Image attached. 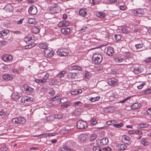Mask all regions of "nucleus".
Listing matches in <instances>:
<instances>
[{
  "instance_id": "nucleus-48",
  "label": "nucleus",
  "mask_w": 151,
  "mask_h": 151,
  "mask_svg": "<svg viewBox=\"0 0 151 151\" xmlns=\"http://www.w3.org/2000/svg\"><path fill=\"white\" fill-rule=\"evenodd\" d=\"M97 138V136L95 134H93L91 136L90 140L91 141L94 140Z\"/></svg>"
},
{
  "instance_id": "nucleus-32",
  "label": "nucleus",
  "mask_w": 151,
  "mask_h": 151,
  "mask_svg": "<svg viewBox=\"0 0 151 151\" xmlns=\"http://www.w3.org/2000/svg\"><path fill=\"white\" fill-rule=\"evenodd\" d=\"M32 31L34 33L37 34L39 32L40 29L36 26H34L32 28Z\"/></svg>"
},
{
  "instance_id": "nucleus-27",
  "label": "nucleus",
  "mask_w": 151,
  "mask_h": 151,
  "mask_svg": "<svg viewBox=\"0 0 151 151\" xmlns=\"http://www.w3.org/2000/svg\"><path fill=\"white\" fill-rule=\"evenodd\" d=\"M5 9L7 12H10L13 10V7L12 5L9 4L5 6Z\"/></svg>"
},
{
  "instance_id": "nucleus-49",
  "label": "nucleus",
  "mask_w": 151,
  "mask_h": 151,
  "mask_svg": "<svg viewBox=\"0 0 151 151\" xmlns=\"http://www.w3.org/2000/svg\"><path fill=\"white\" fill-rule=\"evenodd\" d=\"M129 133L130 134H134L136 133L140 134L141 133V131H135L134 130H129Z\"/></svg>"
},
{
  "instance_id": "nucleus-11",
  "label": "nucleus",
  "mask_w": 151,
  "mask_h": 151,
  "mask_svg": "<svg viewBox=\"0 0 151 151\" xmlns=\"http://www.w3.org/2000/svg\"><path fill=\"white\" fill-rule=\"evenodd\" d=\"M29 13L32 15L35 14L37 12V9L36 7L34 6H30L28 9Z\"/></svg>"
},
{
  "instance_id": "nucleus-1",
  "label": "nucleus",
  "mask_w": 151,
  "mask_h": 151,
  "mask_svg": "<svg viewBox=\"0 0 151 151\" xmlns=\"http://www.w3.org/2000/svg\"><path fill=\"white\" fill-rule=\"evenodd\" d=\"M24 41L27 43L29 44L25 46L26 49H30L35 45V44L34 43V37L32 35H30L26 36L24 39Z\"/></svg>"
},
{
  "instance_id": "nucleus-7",
  "label": "nucleus",
  "mask_w": 151,
  "mask_h": 151,
  "mask_svg": "<svg viewBox=\"0 0 151 151\" xmlns=\"http://www.w3.org/2000/svg\"><path fill=\"white\" fill-rule=\"evenodd\" d=\"M108 139L106 137H104L100 139H97L96 141V144L99 145H106L108 143Z\"/></svg>"
},
{
  "instance_id": "nucleus-17",
  "label": "nucleus",
  "mask_w": 151,
  "mask_h": 151,
  "mask_svg": "<svg viewBox=\"0 0 151 151\" xmlns=\"http://www.w3.org/2000/svg\"><path fill=\"white\" fill-rule=\"evenodd\" d=\"M42 74L43 76V77L42 79V81L43 83H44L46 82L47 80L48 79L50 74L47 72L45 73V72H43L42 73Z\"/></svg>"
},
{
  "instance_id": "nucleus-63",
  "label": "nucleus",
  "mask_w": 151,
  "mask_h": 151,
  "mask_svg": "<svg viewBox=\"0 0 151 151\" xmlns=\"http://www.w3.org/2000/svg\"><path fill=\"white\" fill-rule=\"evenodd\" d=\"M145 84V83H142L139 85L138 86L137 88L139 89H141Z\"/></svg>"
},
{
  "instance_id": "nucleus-55",
  "label": "nucleus",
  "mask_w": 151,
  "mask_h": 151,
  "mask_svg": "<svg viewBox=\"0 0 151 151\" xmlns=\"http://www.w3.org/2000/svg\"><path fill=\"white\" fill-rule=\"evenodd\" d=\"M60 97V96L59 95H56L53 98L50 99V100L52 101H54L57 100H58Z\"/></svg>"
},
{
  "instance_id": "nucleus-4",
  "label": "nucleus",
  "mask_w": 151,
  "mask_h": 151,
  "mask_svg": "<svg viewBox=\"0 0 151 151\" xmlns=\"http://www.w3.org/2000/svg\"><path fill=\"white\" fill-rule=\"evenodd\" d=\"M87 126V122L83 120H79L77 123L76 127L78 129H84Z\"/></svg>"
},
{
  "instance_id": "nucleus-40",
  "label": "nucleus",
  "mask_w": 151,
  "mask_h": 151,
  "mask_svg": "<svg viewBox=\"0 0 151 151\" xmlns=\"http://www.w3.org/2000/svg\"><path fill=\"white\" fill-rule=\"evenodd\" d=\"M65 73V71H62L60 72L57 75V76L58 78L63 77Z\"/></svg>"
},
{
  "instance_id": "nucleus-14",
  "label": "nucleus",
  "mask_w": 151,
  "mask_h": 151,
  "mask_svg": "<svg viewBox=\"0 0 151 151\" xmlns=\"http://www.w3.org/2000/svg\"><path fill=\"white\" fill-rule=\"evenodd\" d=\"M69 24V22L67 20L60 21L58 24V27H61L68 26Z\"/></svg>"
},
{
  "instance_id": "nucleus-23",
  "label": "nucleus",
  "mask_w": 151,
  "mask_h": 151,
  "mask_svg": "<svg viewBox=\"0 0 151 151\" xmlns=\"http://www.w3.org/2000/svg\"><path fill=\"white\" fill-rule=\"evenodd\" d=\"M79 14L83 17H85L87 15V10L86 9H80L79 12Z\"/></svg>"
},
{
  "instance_id": "nucleus-35",
  "label": "nucleus",
  "mask_w": 151,
  "mask_h": 151,
  "mask_svg": "<svg viewBox=\"0 0 151 151\" xmlns=\"http://www.w3.org/2000/svg\"><path fill=\"white\" fill-rule=\"evenodd\" d=\"M100 98L99 96L93 97H92L91 98H89V100L91 102H94L98 101L99 99Z\"/></svg>"
},
{
  "instance_id": "nucleus-43",
  "label": "nucleus",
  "mask_w": 151,
  "mask_h": 151,
  "mask_svg": "<svg viewBox=\"0 0 151 151\" xmlns=\"http://www.w3.org/2000/svg\"><path fill=\"white\" fill-rule=\"evenodd\" d=\"M143 44L142 43H139L135 45V47L137 49H140L142 48L143 47Z\"/></svg>"
},
{
  "instance_id": "nucleus-3",
  "label": "nucleus",
  "mask_w": 151,
  "mask_h": 151,
  "mask_svg": "<svg viewBox=\"0 0 151 151\" xmlns=\"http://www.w3.org/2000/svg\"><path fill=\"white\" fill-rule=\"evenodd\" d=\"M92 59L94 63L99 64L102 61L103 58L101 55L100 54H95L93 55Z\"/></svg>"
},
{
  "instance_id": "nucleus-54",
  "label": "nucleus",
  "mask_w": 151,
  "mask_h": 151,
  "mask_svg": "<svg viewBox=\"0 0 151 151\" xmlns=\"http://www.w3.org/2000/svg\"><path fill=\"white\" fill-rule=\"evenodd\" d=\"M122 32L124 34H126L129 32V31L127 29V28L125 27H123L122 29Z\"/></svg>"
},
{
  "instance_id": "nucleus-22",
  "label": "nucleus",
  "mask_w": 151,
  "mask_h": 151,
  "mask_svg": "<svg viewBox=\"0 0 151 151\" xmlns=\"http://www.w3.org/2000/svg\"><path fill=\"white\" fill-rule=\"evenodd\" d=\"M87 138V135L84 134H81L80 137V140L82 142H85Z\"/></svg>"
},
{
  "instance_id": "nucleus-19",
  "label": "nucleus",
  "mask_w": 151,
  "mask_h": 151,
  "mask_svg": "<svg viewBox=\"0 0 151 151\" xmlns=\"http://www.w3.org/2000/svg\"><path fill=\"white\" fill-rule=\"evenodd\" d=\"M114 50L113 48L111 47H108L107 48V54L110 56H111L114 54Z\"/></svg>"
},
{
  "instance_id": "nucleus-34",
  "label": "nucleus",
  "mask_w": 151,
  "mask_h": 151,
  "mask_svg": "<svg viewBox=\"0 0 151 151\" xmlns=\"http://www.w3.org/2000/svg\"><path fill=\"white\" fill-rule=\"evenodd\" d=\"M12 98L15 99H18L20 97V96L17 92H14L12 95Z\"/></svg>"
},
{
  "instance_id": "nucleus-29",
  "label": "nucleus",
  "mask_w": 151,
  "mask_h": 151,
  "mask_svg": "<svg viewBox=\"0 0 151 151\" xmlns=\"http://www.w3.org/2000/svg\"><path fill=\"white\" fill-rule=\"evenodd\" d=\"M9 32V31L7 29L4 30L0 32V37L6 35L7 33Z\"/></svg>"
},
{
  "instance_id": "nucleus-45",
  "label": "nucleus",
  "mask_w": 151,
  "mask_h": 151,
  "mask_svg": "<svg viewBox=\"0 0 151 151\" xmlns=\"http://www.w3.org/2000/svg\"><path fill=\"white\" fill-rule=\"evenodd\" d=\"M125 56L128 58H131L132 56V54L129 52H125Z\"/></svg>"
},
{
  "instance_id": "nucleus-64",
  "label": "nucleus",
  "mask_w": 151,
  "mask_h": 151,
  "mask_svg": "<svg viewBox=\"0 0 151 151\" xmlns=\"http://www.w3.org/2000/svg\"><path fill=\"white\" fill-rule=\"evenodd\" d=\"M114 122V121L112 120H109L107 121L106 123L107 125H111L113 124V122Z\"/></svg>"
},
{
  "instance_id": "nucleus-50",
  "label": "nucleus",
  "mask_w": 151,
  "mask_h": 151,
  "mask_svg": "<svg viewBox=\"0 0 151 151\" xmlns=\"http://www.w3.org/2000/svg\"><path fill=\"white\" fill-rule=\"evenodd\" d=\"M90 123L92 125H95L97 123L96 119L95 118L92 119L90 120Z\"/></svg>"
},
{
  "instance_id": "nucleus-56",
  "label": "nucleus",
  "mask_w": 151,
  "mask_h": 151,
  "mask_svg": "<svg viewBox=\"0 0 151 151\" xmlns=\"http://www.w3.org/2000/svg\"><path fill=\"white\" fill-rule=\"evenodd\" d=\"M12 71L15 74H18L21 72V70H20L15 69L12 70Z\"/></svg>"
},
{
  "instance_id": "nucleus-26",
  "label": "nucleus",
  "mask_w": 151,
  "mask_h": 151,
  "mask_svg": "<svg viewBox=\"0 0 151 151\" xmlns=\"http://www.w3.org/2000/svg\"><path fill=\"white\" fill-rule=\"evenodd\" d=\"M3 78L4 79L9 81L11 80L12 78V76L10 75L5 74L3 76Z\"/></svg>"
},
{
  "instance_id": "nucleus-16",
  "label": "nucleus",
  "mask_w": 151,
  "mask_h": 151,
  "mask_svg": "<svg viewBox=\"0 0 151 151\" xmlns=\"http://www.w3.org/2000/svg\"><path fill=\"white\" fill-rule=\"evenodd\" d=\"M116 148L118 150H123L126 149L127 146L124 144L120 143L117 145Z\"/></svg>"
},
{
  "instance_id": "nucleus-18",
  "label": "nucleus",
  "mask_w": 151,
  "mask_h": 151,
  "mask_svg": "<svg viewBox=\"0 0 151 151\" xmlns=\"http://www.w3.org/2000/svg\"><path fill=\"white\" fill-rule=\"evenodd\" d=\"M122 140L123 142L126 144H129L130 142L131 139L129 137L124 135L122 137Z\"/></svg>"
},
{
  "instance_id": "nucleus-38",
  "label": "nucleus",
  "mask_w": 151,
  "mask_h": 151,
  "mask_svg": "<svg viewBox=\"0 0 151 151\" xmlns=\"http://www.w3.org/2000/svg\"><path fill=\"white\" fill-rule=\"evenodd\" d=\"M141 142L142 144L144 145H147L149 144V142H147L146 139L144 138H142L141 139Z\"/></svg>"
},
{
  "instance_id": "nucleus-31",
  "label": "nucleus",
  "mask_w": 151,
  "mask_h": 151,
  "mask_svg": "<svg viewBox=\"0 0 151 151\" xmlns=\"http://www.w3.org/2000/svg\"><path fill=\"white\" fill-rule=\"evenodd\" d=\"M47 46L48 44L45 42L40 43L39 44V47L41 49H45Z\"/></svg>"
},
{
  "instance_id": "nucleus-33",
  "label": "nucleus",
  "mask_w": 151,
  "mask_h": 151,
  "mask_svg": "<svg viewBox=\"0 0 151 151\" xmlns=\"http://www.w3.org/2000/svg\"><path fill=\"white\" fill-rule=\"evenodd\" d=\"M68 150H71V148L68 146H64L63 147L61 148L60 151H68Z\"/></svg>"
},
{
  "instance_id": "nucleus-20",
  "label": "nucleus",
  "mask_w": 151,
  "mask_h": 151,
  "mask_svg": "<svg viewBox=\"0 0 151 151\" xmlns=\"http://www.w3.org/2000/svg\"><path fill=\"white\" fill-rule=\"evenodd\" d=\"M23 87L24 90L29 92H32L34 90L33 88L29 87L28 85L27 84H24Z\"/></svg>"
},
{
  "instance_id": "nucleus-9",
  "label": "nucleus",
  "mask_w": 151,
  "mask_h": 151,
  "mask_svg": "<svg viewBox=\"0 0 151 151\" xmlns=\"http://www.w3.org/2000/svg\"><path fill=\"white\" fill-rule=\"evenodd\" d=\"M2 60L5 62H9L12 60V56L10 55L5 54L2 56Z\"/></svg>"
},
{
  "instance_id": "nucleus-41",
  "label": "nucleus",
  "mask_w": 151,
  "mask_h": 151,
  "mask_svg": "<svg viewBox=\"0 0 151 151\" xmlns=\"http://www.w3.org/2000/svg\"><path fill=\"white\" fill-rule=\"evenodd\" d=\"M91 75V74L90 72H89L87 71H85V74L84 76L85 78H89Z\"/></svg>"
},
{
  "instance_id": "nucleus-28",
  "label": "nucleus",
  "mask_w": 151,
  "mask_h": 151,
  "mask_svg": "<svg viewBox=\"0 0 151 151\" xmlns=\"http://www.w3.org/2000/svg\"><path fill=\"white\" fill-rule=\"evenodd\" d=\"M141 106V104H140L136 103L131 106V108L132 109H136L139 108Z\"/></svg>"
},
{
  "instance_id": "nucleus-12",
  "label": "nucleus",
  "mask_w": 151,
  "mask_h": 151,
  "mask_svg": "<svg viewBox=\"0 0 151 151\" xmlns=\"http://www.w3.org/2000/svg\"><path fill=\"white\" fill-rule=\"evenodd\" d=\"M108 83L111 86H115L118 81L114 78H112L108 79Z\"/></svg>"
},
{
  "instance_id": "nucleus-36",
  "label": "nucleus",
  "mask_w": 151,
  "mask_h": 151,
  "mask_svg": "<svg viewBox=\"0 0 151 151\" xmlns=\"http://www.w3.org/2000/svg\"><path fill=\"white\" fill-rule=\"evenodd\" d=\"M82 92V91L81 89H78V90H74L71 91L70 93L72 95H75L78 93H81Z\"/></svg>"
},
{
  "instance_id": "nucleus-46",
  "label": "nucleus",
  "mask_w": 151,
  "mask_h": 151,
  "mask_svg": "<svg viewBox=\"0 0 151 151\" xmlns=\"http://www.w3.org/2000/svg\"><path fill=\"white\" fill-rule=\"evenodd\" d=\"M28 21L29 24H34L35 22V19L34 18H29Z\"/></svg>"
},
{
  "instance_id": "nucleus-47",
  "label": "nucleus",
  "mask_w": 151,
  "mask_h": 151,
  "mask_svg": "<svg viewBox=\"0 0 151 151\" xmlns=\"http://www.w3.org/2000/svg\"><path fill=\"white\" fill-rule=\"evenodd\" d=\"M114 38L116 40L119 41L122 38V36L121 35H114Z\"/></svg>"
},
{
  "instance_id": "nucleus-6",
  "label": "nucleus",
  "mask_w": 151,
  "mask_h": 151,
  "mask_svg": "<svg viewBox=\"0 0 151 151\" xmlns=\"http://www.w3.org/2000/svg\"><path fill=\"white\" fill-rule=\"evenodd\" d=\"M12 122L14 124H23L25 122V120L23 117H18L13 119Z\"/></svg>"
},
{
  "instance_id": "nucleus-58",
  "label": "nucleus",
  "mask_w": 151,
  "mask_h": 151,
  "mask_svg": "<svg viewBox=\"0 0 151 151\" xmlns=\"http://www.w3.org/2000/svg\"><path fill=\"white\" fill-rule=\"evenodd\" d=\"M84 107L85 108H88L89 109H90L92 107V105L91 104H89V103H88V104H85L84 106Z\"/></svg>"
},
{
  "instance_id": "nucleus-10",
  "label": "nucleus",
  "mask_w": 151,
  "mask_h": 151,
  "mask_svg": "<svg viewBox=\"0 0 151 151\" xmlns=\"http://www.w3.org/2000/svg\"><path fill=\"white\" fill-rule=\"evenodd\" d=\"M77 76V74L75 73H68L67 75V78L69 81H71L74 79L75 77Z\"/></svg>"
},
{
  "instance_id": "nucleus-5",
  "label": "nucleus",
  "mask_w": 151,
  "mask_h": 151,
  "mask_svg": "<svg viewBox=\"0 0 151 151\" xmlns=\"http://www.w3.org/2000/svg\"><path fill=\"white\" fill-rule=\"evenodd\" d=\"M127 4L128 3L123 1H122L120 0H119L118 1L116 5H118L120 10L124 11L127 8Z\"/></svg>"
},
{
  "instance_id": "nucleus-8",
  "label": "nucleus",
  "mask_w": 151,
  "mask_h": 151,
  "mask_svg": "<svg viewBox=\"0 0 151 151\" xmlns=\"http://www.w3.org/2000/svg\"><path fill=\"white\" fill-rule=\"evenodd\" d=\"M60 11V7L56 4L54 6H52L50 10V12L52 14L57 13Z\"/></svg>"
},
{
  "instance_id": "nucleus-44",
  "label": "nucleus",
  "mask_w": 151,
  "mask_h": 151,
  "mask_svg": "<svg viewBox=\"0 0 151 151\" xmlns=\"http://www.w3.org/2000/svg\"><path fill=\"white\" fill-rule=\"evenodd\" d=\"M82 104V103L81 101H76L74 103L73 105L74 106L76 107L77 106H81V104Z\"/></svg>"
},
{
  "instance_id": "nucleus-61",
  "label": "nucleus",
  "mask_w": 151,
  "mask_h": 151,
  "mask_svg": "<svg viewBox=\"0 0 151 151\" xmlns=\"http://www.w3.org/2000/svg\"><path fill=\"white\" fill-rule=\"evenodd\" d=\"M63 115L61 114H56L55 116V118L57 119H60L62 118Z\"/></svg>"
},
{
  "instance_id": "nucleus-2",
  "label": "nucleus",
  "mask_w": 151,
  "mask_h": 151,
  "mask_svg": "<svg viewBox=\"0 0 151 151\" xmlns=\"http://www.w3.org/2000/svg\"><path fill=\"white\" fill-rule=\"evenodd\" d=\"M129 13L132 15H137L139 16L144 14V12L143 9L140 8L135 9H131L129 11Z\"/></svg>"
},
{
  "instance_id": "nucleus-51",
  "label": "nucleus",
  "mask_w": 151,
  "mask_h": 151,
  "mask_svg": "<svg viewBox=\"0 0 151 151\" xmlns=\"http://www.w3.org/2000/svg\"><path fill=\"white\" fill-rule=\"evenodd\" d=\"M148 124L146 123H142L141 124L139 125V127L140 128H144L148 127Z\"/></svg>"
},
{
  "instance_id": "nucleus-21",
  "label": "nucleus",
  "mask_w": 151,
  "mask_h": 151,
  "mask_svg": "<svg viewBox=\"0 0 151 151\" xmlns=\"http://www.w3.org/2000/svg\"><path fill=\"white\" fill-rule=\"evenodd\" d=\"M54 135L52 133H44L38 135V137L40 138L46 137L47 136H52Z\"/></svg>"
},
{
  "instance_id": "nucleus-59",
  "label": "nucleus",
  "mask_w": 151,
  "mask_h": 151,
  "mask_svg": "<svg viewBox=\"0 0 151 151\" xmlns=\"http://www.w3.org/2000/svg\"><path fill=\"white\" fill-rule=\"evenodd\" d=\"M99 1V0H90V2L93 5L97 4Z\"/></svg>"
},
{
  "instance_id": "nucleus-62",
  "label": "nucleus",
  "mask_w": 151,
  "mask_h": 151,
  "mask_svg": "<svg viewBox=\"0 0 151 151\" xmlns=\"http://www.w3.org/2000/svg\"><path fill=\"white\" fill-rule=\"evenodd\" d=\"M87 29V28L86 27H84L83 28L81 29L80 30H79V31L81 33L86 31V29Z\"/></svg>"
},
{
  "instance_id": "nucleus-60",
  "label": "nucleus",
  "mask_w": 151,
  "mask_h": 151,
  "mask_svg": "<svg viewBox=\"0 0 151 151\" xmlns=\"http://www.w3.org/2000/svg\"><path fill=\"white\" fill-rule=\"evenodd\" d=\"M102 151H110L111 150V148L109 147H105L102 149Z\"/></svg>"
},
{
  "instance_id": "nucleus-42",
  "label": "nucleus",
  "mask_w": 151,
  "mask_h": 151,
  "mask_svg": "<svg viewBox=\"0 0 151 151\" xmlns=\"http://www.w3.org/2000/svg\"><path fill=\"white\" fill-rule=\"evenodd\" d=\"M70 103L68 102L67 104L61 105V106L62 109H64L65 108H67L68 107L70 106Z\"/></svg>"
},
{
  "instance_id": "nucleus-53",
  "label": "nucleus",
  "mask_w": 151,
  "mask_h": 151,
  "mask_svg": "<svg viewBox=\"0 0 151 151\" xmlns=\"http://www.w3.org/2000/svg\"><path fill=\"white\" fill-rule=\"evenodd\" d=\"M123 125V124L121 123L120 124H114L113 126L119 128L122 127Z\"/></svg>"
},
{
  "instance_id": "nucleus-13",
  "label": "nucleus",
  "mask_w": 151,
  "mask_h": 151,
  "mask_svg": "<svg viewBox=\"0 0 151 151\" xmlns=\"http://www.w3.org/2000/svg\"><path fill=\"white\" fill-rule=\"evenodd\" d=\"M53 55L52 51L51 50L46 49L44 51V55L46 57H50Z\"/></svg>"
},
{
  "instance_id": "nucleus-30",
  "label": "nucleus",
  "mask_w": 151,
  "mask_h": 151,
  "mask_svg": "<svg viewBox=\"0 0 151 151\" xmlns=\"http://www.w3.org/2000/svg\"><path fill=\"white\" fill-rule=\"evenodd\" d=\"M26 98V102L28 103L29 104H31L33 101L34 99L32 98L29 96H27Z\"/></svg>"
},
{
  "instance_id": "nucleus-52",
  "label": "nucleus",
  "mask_w": 151,
  "mask_h": 151,
  "mask_svg": "<svg viewBox=\"0 0 151 151\" xmlns=\"http://www.w3.org/2000/svg\"><path fill=\"white\" fill-rule=\"evenodd\" d=\"M93 151H102L100 147L98 146H95L93 148Z\"/></svg>"
},
{
  "instance_id": "nucleus-15",
  "label": "nucleus",
  "mask_w": 151,
  "mask_h": 151,
  "mask_svg": "<svg viewBox=\"0 0 151 151\" xmlns=\"http://www.w3.org/2000/svg\"><path fill=\"white\" fill-rule=\"evenodd\" d=\"M57 53L58 55L61 56H65L68 54V52H66V51L60 49L58 50L57 51Z\"/></svg>"
},
{
  "instance_id": "nucleus-57",
  "label": "nucleus",
  "mask_w": 151,
  "mask_h": 151,
  "mask_svg": "<svg viewBox=\"0 0 151 151\" xmlns=\"http://www.w3.org/2000/svg\"><path fill=\"white\" fill-rule=\"evenodd\" d=\"M124 60V59L121 58H116L115 59L116 62L119 63L122 62Z\"/></svg>"
},
{
  "instance_id": "nucleus-37",
  "label": "nucleus",
  "mask_w": 151,
  "mask_h": 151,
  "mask_svg": "<svg viewBox=\"0 0 151 151\" xmlns=\"http://www.w3.org/2000/svg\"><path fill=\"white\" fill-rule=\"evenodd\" d=\"M81 109L80 108L75 109L74 111V114L75 115L78 116L81 114Z\"/></svg>"
},
{
  "instance_id": "nucleus-24",
  "label": "nucleus",
  "mask_w": 151,
  "mask_h": 151,
  "mask_svg": "<svg viewBox=\"0 0 151 151\" xmlns=\"http://www.w3.org/2000/svg\"><path fill=\"white\" fill-rule=\"evenodd\" d=\"M70 29L68 27L63 28L61 29V32L63 34L69 33L70 32Z\"/></svg>"
},
{
  "instance_id": "nucleus-25",
  "label": "nucleus",
  "mask_w": 151,
  "mask_h": 151,
  "mask_svg": "<svg viewBox=\"0 0 151 151\" xmlns=\"http://www.w3.org/2000/svg\"><path fill=\"white\" fill-rule=\"evenodd\" d=\"M96 16L101 18H104L106 16V14L101 12H97L96 14Z\"/></svg>"
},
{
  "instance_id": "nucleus-39",
  "label": "nucleus",
  "mask_w": 151,
  "mask_h": 151,
  "mask_svg": "<svg viewBox=\"0 0 151 151\" xmlns=\"http://www.w3.org/2000/svg\"><path fill=\"white\" fill-rule=\"evenodd\" d=\"M133 72L136 74H138L141 72V70L138 68H134L133 70Z\"/></svg>"
}]
</instances>
